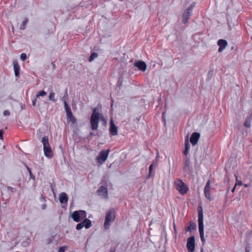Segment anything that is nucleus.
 <instances>
[{"instance_id":"nucleus-1","label":"nucleus","mask_w":252,"mask_h":252,"mask_svg":"<svg viewBox=\"0 0 252 252\" xmlns=\"http://www.w3.org/2000/svg\"><path fill=\"white\" fill-rule=\"evenodd\" d=\"M97 109L96 107L93 109V113L91 116L90 124L93 130L97 129L100 119L103 121L105 124H106V121L103 116H101L100 117L101 114L97 111Z\"/></svg>"},{"instance_id":"nucleus-2","label":"nucleus","mask_w":252,"mask_h":252,"mask_svg":"<svg viewBox=\"0 0 252 252\" xmlns=\"http://www.w3.org/2000/svg\"><path fill=\"white\" fill-rule=\"evenodd\" d=\"M198 211V229L200 235V238L203 243L205 242V237L204 235V224H203V212L201 205H199L197 207Z\"/></svg>"},{"instance_id":"nucleus-3","label":"nucleus","mask_w":252,"mask_h":252,"mask_svg":"<svg viewBox=\"0 0 252 252\" xmlns=\"http://www.w3.org/2000/svg\"><path fill=\"white\" fill-rule=\"evenodd\" d=\"M43 145V151L44 155L48 158H51L53 156V153L49 143V139L47 136L42 138L41 141Z\"/></svg>"},{"instance_id":"nucleus-4","label":"nucleus","mask_w":252,"mask_h":252,"mask_svg":"<svg viewBox=\"0 0 252 252\" xmlns=\"http://www.w3.org/2000/svg\"><path fill=\"white\" fill-rule=\"evenodd\" d=\"M195 5V2H192L184 11L182 15V22L183 24H186L188 22V20L190 18L193 8L194 7Z\"/></svg>"},{"instance_id":"nucleus-5","label":"nucleus","mask_w":252,"mask_h":252,"mask_svg":"<svg viewBox=\"0 0 252 252\" xmlns=\"http://www.w3.org/2000/svg\"><path fill=\"white\" fill-rule=\"evenodd\" d=\"M114 212L113 209H110L106 212V216L104 226L105 229L109 228L110 226V222L111 220L115 219V215L112 216V213Z\"/></svg>"},{"instance_id":"nucleus-6","label":"nucleus","mask_w":252,"mask_h":252,"mask_svg":"<svg viewBox=\"0 0 252 252\" xmlns=\"http://www.w3.org/2000/svg\"><path fill=\"white\" fill-rule=\"evenodd\" d=\"M109 152V149L107 150H101L96 157L97 162L101 164H103L106 160Z\"/></svg>"},{"instance_id":"nucleus-7","label":"nucleus","mask_w":252,"mask_h":252,"mask_svg":"<svg viewBox=\"0 0 252 252\" xmlns=\"http://www.w3.org/2000/svg\"><path fill=\"white\" fill-rule=\"evenodd\" d=\"M176 189L182 195L185 194L189 189L186 185L181 180H179L176 184Z\"/></svg>"},{"instance_id":"nucleus-8","label":"nucleus","mask_w":252,"mask_h":252,"mask_svg":"<svg viewBox=\"0 0 252 252\" xmlns=\"http://www.w3.org/2000/svg\"><path fill=\"white\" fill-rule=\"evenodd\" d=\"M187 247L189 252H194L195 238L193 236H190L188 238Z\"/></svg>"},{"instance_id":"nucleus-9","label":"nucleus","mask_w":252,"mask_h":252,"mask_svg":"<svg viewBox=\"0 0 252 252\" xmlns=\"http://www.w3.org/2000/svg\"><path fill=\"white\" fill-rule=\"evenodd\" d=\"M118 127L115 125L113 119H111L110 121V134L112 136H115L118 134Z\"/></svg>"},{"instance_id":"nucleus-10","label":"nucleus","mask_w":252,"mask_h":252,"mask_svg":"<svg viewBox=\"0 0 252 252\" xmlns=\"http://www.w3.org/2000/svg\"><path fill=\"white\" fill-rule=\"evenodd\" d=\"M134 65L142 71H145L147 68L146 63L144 61L141 60L135 62L134 63Z\"/></svg>"},{"instance_id":"nucleus-11","label":"nucleus","mask_w":252,"mask_h":252,"mask_svg":"<svg viewBox=\"0 0 252 252\" xmlns=\"http://www.w3.org/2000/svg\"><path fill=\"white\" fill-rule=\"evenodd\" d=\"M199 137L200 133L198 132H194L191 134L190 137V142L193 146L195 145L197 143Z\"/></svg>"},{"instance_id":"nucleus-12","label":"nucleus","mask_w":252,"mask_h":252,"mask_svg":"<svg viewBox=\"0 0 252 252\" xmlns=\"http://www.w3.org/2000/svg\"><path fill=\"white\" fill-rule=\"evenodd\" d=\"M183 169L186 172H190L191 170V166L190 160L187 156L185 158Z\"/></svg>"},{"instance_id":"nucleus-13","label":"nucleus","mask_w":252,"mask_h":252,"mask_svg":"<svg viewBox=\"0 0 252 252\" xmlns=\"http://www.w3.org/2000/svg\"><path fill=\"white\" fill-rule=\"evenodd\" d=\"M218 45L219 46L218 52L220 53L227 45V42L224 39H220L218 41Z\"/></svg>"},{"instance_id":"nucleus-14","label":"nucleus","mask_w":252,"mask_h":252,"mask_svg":"<svg viewBox=\"0 0 252 252\" xmlns=\"http://www.w3.org/2000/svg\"><path fill=\"white\" fill-rule=\"evenodd\" d=\"M210 180H208L206 184V198L210 201L213 200V197L211 196L210 190Z\"/></svg>"},{"instance_id":"nucleus-15","label":"nucleus","mask_w":252,"mask_h":252,"mask_svg":"<svg viewBox=\"0 0 252 252\" xmlns=\"http://www.w3.org/2000/svg\"><path fill=\"white\" fill-rule=\"evenodd\" d=\"M80 213L79 211H75L72 213L71 218L74 221L78 222L82 220L80 217Z\"/></svg>"},{"instance_id":"nucleus-16","label":"nucleus","mask_w":252,"mask_h":252,"mask_svg":"<svg viewBox=\"0 0 252 252\" xmlns=\"http://www.w3.org/2000/svg\"><path fill=\"white\" fill-rule=\"evenodd\" d=\"M14 66V73L16 77H19L20 75V67L17 60H14L13 62Z\"/></svg>"},{"instance_id":"nucleus-17","label":"nucleus","mask_w":252,"mask_h":252,"mask_svg":"<svg viewBox=\"0 0 252 252\" xmlns=\"http://www.w3.org/2000/svg\"><path fill=\"white\" fill-rule=\"evenodd\" d=\"M60 202L62 204H65L68 201V196L65 192H62L60 194L59 196Z\"/></svg>"},{"instance_id":"nucleus-18","label":"nucleus","mask_w":252,"mask_h":252,"mask_svg":"<svg viewBox=\"0 0 252 252\" xmlns=\"http://www.w3.org/2000/svg\"><path fill=\"white\" fill-rule=\"evenodd\" d=\"M66 113L67 119H69L72 124L76 123V119L73 115L71 110L66 111Z\"/></svg>"},{"instance_id":"nucleus-19","label":"nucleus","mask_w":252,"mask_h":252,"mask_svg":"<svg viewBox=\"0 0 252 252\" xmlns=\"http://www.w3.org/2000/svg\"><path fill=\"white\" fill-rule=\"evenodd\" d=\"M185 150H184L183 153H184V154L186 156H187L189 153V150L190 149V144L189 142L188 136H187V137L185 139Z\"/></svg>"},{"instance_id":"nucleus-20","label":"nucleus","mask_w":252,"mask_h":252,"mask_svg":"<svg viewBox=\"0 0 252 252\" xmlns=\"http://www.w3.org/2000/svg\"><path fill=\"white\" fill-rule=\"evenodd\" d=\"M252 120V112L250 115L249 117H248L245 122L244 124V126H245L247 128H250L251 126V121Z\"/></svg>"},{"instance_id":"nucleus-21","label":"nucleus","mask_w":252,"mask_h":252,"mask_svg":"<svg viewBox=\"0 0 252 252\" xmlns=\"http://www.w3.org/2000/svg\"><path fill=\"white\" fill-rule=\"evenodd\" d=\"M82 223H83L84 227H85L86 229H88L90 228L92 226V222L88 219H85L82 221Z\"/></svg>"},{"instance_id":"nucleus-22","label":"nucleus","mask_w":252,"mask_h":252,"mask_svg":"<svg viewBox=\"0 0 252 252\" xmlns=\"http://www.w3.org/2000/svg\"><path fill=\"white\" fill-rule=\"evenodd\" d=\"M107 189L106 187L101 186L98 189L97 192L98 193H103L104 195H107Z\"/></svg>"},{"instance_id":"nucleus-23","label":"nucleus","mask_w":252,"mask_h":252,"mask_svg":"<svg viewBox=\"0 0 252 252\" xmlns=\"http://www.w3.org/2000/svg\"><path fill=\"white\" fill-rule=\"evenodd\" d=\"M196 224L194 222H190L189 226L186 229V231H191V230H196Z\"/></svg>"},{"instance_id":"nucleus-24","label":"nucleus","mask_w":252,"mask_h":252,"mask_svg":"<svg viewBox=\"0 0 252 252\" xmlns=\"http://www.w3.org/2000/svg\"><path fill=\"white\" fill-rule=\"evenodd\" d=\"M98 57V54L95 52H93L91 54V56L89 58V61L90 62H92L94 59Z\"/></svg>"},{"instance_id":"nucleus-25","label":"nucleus","mask_w":252,"mask_h":252,"mask_svg":"<svg viewBox=\"0 0 252 252\" xmlns=\"http://www.w3.org/2000/svg\"><path fill=\"white\" fill-rule=\"evenodd\" d=\"M30 242L31 239L29 238H28L26 241H23L22 243V246L24 247H27L29 246Z\"/></svg>"},{"instance_id":"nucleus-26","label":"nucleus","mask_w":252,"mask_h":252,"mask_svg":"<svg viewBox=\"0 0 252 252\" xmlns=\"http://www.w3.org/2000/svg\"><path fill=\"white\" fill-rule=\"evenodd\" d=\"M80 213V217L82 219V220L87 219V213L84 210H79Z\"/></svg>"},{"instance_id":"nucleus-27","label":"nucleus","mask_w":252,"mask_h":252,"mask_svg":"<svg viewBox=\"0 0 252 252\" xmlns=\"http://www.w3.org/2000/svg\"><path fill=\"white\" fill-rule=\"evenodd\" d=\"M47 94V93L44 91L42 90L38 92L36 94V98H38L39 96H44Z\"/></svg>"},{"instance_id":"nucleus-28","label":"nucleus","mask_w":252,"mask_h":252,"mask_svg":"<svg viewBox=\"0 0 252 252\" xmlns=\"http://www.w3.org/2000/svg\"><path fill=\"white\" fill-rule=\"evenodd\" d=\"M123 77L121 75H120V76L118 78V82L117 83V86L119 88H120L121 86L122 85L123 83Z\"/></svg>"},{"instance_id":"nucleus-29","label":"nucleus","mask_w":252,"mask_h":252,"mask_svg":"<svg viewBox=\"0 0 252 252\" xmlns=\"http://www.w3.org/2000/svg\"><path fill=\"white\" fill-rule=\"evenodd\" d=\"M26 167L28 172L29 173L30 178L34 180L35 179V176L32 173L31 169L27 165H26Z\"/></svg>"},{"instance_id":"nucleus-30","label":"nucleus","mask_w":252,"mask_h":252,"mask_svg":"<svg viewBox=\"0 0 252 252\" xmlns=\"http://www.w3.org/2000/svg\"><path fill=\"white\" fill-rule=\"evenodd\" d=\"M49 100L53 101L54 102L56 101V100L55 98V93L53 91H51L50 92L49 95Z\"/></svg>"},{"instance_id":"nucleus-31","label":"nucleus","mask_w":252,"mask_h":252,"mask_svg":"<svg viewBox=\"0 0 252 252\" xmlns=\"http://www.w3.org/2000/svg\"><path fill=\"white\" fill-rule=\"evenodd\" d=\"M28 22V19L27 18H26L23 21L22 25L20 27V30H24L25 29L26 25L27 24Z\"/></svg>"},{"instance_id":"nucleus-32","label":"nucleus","mask_w":252,"mask_h":252,"mask_svg":"<svg viewBox=\"0 0 252 252\" xmlns=\"http://www.w3.org/2000/svg\"><path fill=\"white\" fill-rule=\"evenodd\" d=\"M235 177L236 178V183L235 184V187H236L237 185L242 186L243 185L242 182L238 180L237 175H235Z\"/></svg>"},{"instance_id":"nucleus-33","label":"nucleus","mask_w":252,"mask_h":252,"mask_svg":"<svg viewBox=\"0 0 252 252\" xmlns=\"http://www.w3.org/2000/svg\"><path fill=\"white\" fill-rule=\"evenodd\" d=\"M213 70H210L209 72H208V75H207V79L208 80H210L213 75Z\"/></svg>"},{"instance_id":"nucleus-34","label":"nucleus","mask_w":252,"mask_h":252,"mask_svg":"<svg viewBox=\"0 0 252 252\" xmlns=\"http://www.w3.org/2000/svg\"><path fill=\"white\" fill-rule=\"evenodd\" d=\"M153 166H154L153 164H151L149 166V177H151L153 176L152 172H153Z\"/></svg>"},{"instance_id":"nucleus-35","label":"nucleus","mask_w":252,"mask_h":252,"mask_svg":"<svg viewBox=\"0 0 252 252\" xmlns=\"http://www.w3.org/2000/svg\"><path fill=\"white\" fill-rule=\"evenodd\" d=\"M84 227L83 223H82V221L80 223H79L77 224L76 226V229L77 230H81L83 227Z\"/></svg>"},{"instance_id":"nucleus-36","label":"nucleus","mask_w":252,"mask_h":252,"mask_svg":"<svg viewBox=\"0 0 252 252\" xmlns=\"http://www.w3.org/2000/svg\"><path fill=\"white\" fill-rule=\"evenodd\" d=\"M63 103H64V109H65V112L71 110L69 106L68 105V104L67 103V102L65 101H64Z\"/></svg>"},{"instance_id":"nucleus-37","label":"nucleus","mask_w":252,"mask_h":252,"mask_svg":"<svg viewBox=\"0 0 252 252\" xmlns=\"http://www.w3.org/2000/svg\"><path fill=\"white\" fill-rule=\"evenodd\" d=\"M27 58V55L25 53H22L21 54L20 59L22 61H24Z\"/></svg>"},{"instance_id":"nucleus-38","label":"nucleus","mask_w":252,"mask_h":252,"mask_svg":"<svg viewBox=\"0 0 252 252\" xmlns=\"http://www.w3.org/2000/svg\"><path fill=\"white\" fill-rule=\"evenodd\" d=\"M66 248L65 246L61 247L59 248L58 252H64Z\"/></svg>"},{"instance_id":"nucleus-39","label":"nucleus","mask_w":252,"mask_h":252,"mask_svg":"<svg viewBox=\"0 0 252 252\" xmlns=\"http://www.w3.org/2000/svg\"><path fill=\"white\" fill-rule=\"evenodd\" d=\"M37 99V98H36V97H35L34 99H33V100H32V106H35V105L36 104Z\"/></svg>"},{"instance_id":"nucleus-40","label":"nucleus","mask_w":252,"mask_h":252,"mask_svg":"<svg viewBox=\"0 0 252 252\" xmlns=\"http://www.w3.org/2000/svg\"><path fill=\"white\" fill-rule=\"evenodd\" d=\"M3 114L4 116H9L10 115V112L8 110H4L3 112Z\"/></svg>"},{"instance_id":"nucleus-41","label":"nucleus","mask_w":252,"mask_h":252,"mask_svg":"<svg viewBox=\"0 0 252 252\" xmlns=\"http://www.w3.org/2000/svg\"><path fill=\"white\" fill-rule=\"evenodd\" d=\"M3 131L2 129H0V139H3Z\"/></svg>"},{"instance_id":"nucleus-42","label":"nucleus","mask_w":252,"mask_h":252,"mask_svg":"<svg viewBox=\"0 0 252 252\" xmlns=\"http://www.w3.org/2000/svg\"><path fill=\"white\" fill-rule=\"evenodd\" d=\"M40 200L42 202H45L46 201L45 198L44 197V196H43V195H41L40 196Z\"/></svg>"},{"instance_id":"nucleus-43","label":"nucleus","mask_w":252,"mask_h":252,"mask_svg":"<svg viewBox=\"0 0 252 252\" xmlns=\"http://www.w3.org/2000/svg\"><path fill=\"white\" fill-rule=\"evenodd\" d=\"M250 250V247L247 246L245 248V252H249Z\"/></svg>"},{"instance_id":"nucleus-44","label":"nucleus","mask_w":252,"mask_h":252,"mask_svg":"<svg viewBox=\"0 0 252 252\" xmlns=\"http://www.w3.org/2000/svg\"><path fill=\"white\" fill-rule=\"evenodd\" d=\"M20 105H21V109L24 110V109H25L26 108V106H25V105L24 104L21 103Z\"/></svg>"},{"instance_id":"nucleus-45","label":"nucleus","mask_w":252,"mask_h":252,"mask_svg":"<svg viewBox=\"0 0 252 252\" xmlns=\"http://www.w3.org/2000/svg\"><path fill=\"white\" fill-rule=\"evenodd\" d=\"M46 207V205L45 204H43L42 206H41V208L43 210H44Z\"/></svg>"},{"instance_id":"nucleus-46","label":"nucleus","mask_w":252,"mask_h":252,"mask_svg":"<svg viewBox=\"0 0 252 252\" xmlns=\"http://www.w3.org/2000/svg\"><path fill=\"white\" fill-rule=\"evenodd\" d=\"M165 112H164L162 113V118H163V120H164V117H165L164 115H165Z\"/></svg>"},{"instance_id":"nucleus-47","label":"nucleus","mask_w":252,"mask_h":252,"mask_svg":"<svg viewBox=\"0 0 252 252\" xmlns=\"http://www.w3.org/2000/svg\"><path fill=\"white\" fill-rule=\"evenodd\" d=\"M236 187H235V186H234V187L233 188V189H232L231 191H232V192H233L234 191V190H235V189H236Z\"/></svg>"},{"instance_id":"nucleus-48","label":"nucleus","mask_w":252,"mask_h":252,"mask_svg":"<svg viewBox=\"0 0 252 252\" xmlns=\"http://www.w3.org/2000/svg\"><path fill=\"white\" fill-rule=\"evenodd\" d=\"M65 96H67V89H66L65 91L64 97H65Z\"/></svg>"},{"instance_id":"nucleus-49","label":"nucleus","mask_w":252,"mask_h":252,"mask_svg":"<svg viewBox=\"0 0 252 252\" xmlns=\"http://www.w3.org/2000/svg\"><path fill=\"white\" fill-rule=\"evenodd\" d=\"M109 252H115V250L114 249H111Z\"/></svg>"},{"instance_id":"nucleus-50","label":"nucleus","mask_w":252,"mask_h":252,"mask_svg":"<svg viewBox=\"0 0 252 252\" xmlns=\"http://www.w3.org/2000/svg\"><path fill=\"white\" fill-rule=\"evenodd\" d=\"M200 252H204V249L203 247L201 248Z\"/></svg>"},{"instance_id":"nucleus-51","label":"nucleus","mask_w":252,"mask_h":252,"mask_svg":"<svg viewBox=\"0 0 252 252\" xmlns=\"http://www.w3.org/2000/svg\"><path fill=\"white\" fill-rule=\"evenodd\" d=\"M90 135H94V134L92 132H91Z\"/></svg>"},{"instance_id":"nucleus-52","label":"nucleus","mask_w":252,"mask_h":252,"mask_svg":"<svg viewBox=\"0 0 252 252\" xmlns=\"http://www.w3.org/2000/svg\"><path fill=\"white\" fill-rule=\"evenodd\" d=\"M205 189H204V192L205 193Z\"/></svg>"}]
</instances>
